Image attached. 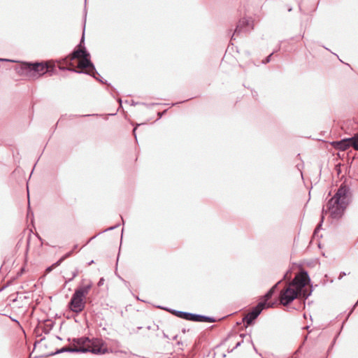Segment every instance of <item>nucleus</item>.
<instances>
[{
  "label": "nucleus",
  "mask_w": 358,
  "mask_h": 358,
  "mask_svg": "<svg viewBox=\"0 0 358 358\" xmlns=\"http://www.w3.org/2000/svg\"><path fill=\"white\" fill-rule=\"evenodd\" d=\"M0 61H9L8 59H0Z\"/></svg>",
  "instance_id": "5701e85b"
},
{
  "label": "nucleus",
  "mask_w": 358,
  "mask_h": 358,
  "mask_svg": "<svg viewBox=\"0 0 358 358\" xmlns=\"http://www.w3.org/2000/svg\"><path fill=\"white\" fill-rule=\"evenodd\" d=\"M90 54L84 49H78L73 52L70 57V59H83L86 57H89Z\"/></svg>",
  "instance_id": "9b49d317"
},
{
  "label": "nucleus",
  "mask_w": 358,
  "mask_h": 358,
  "mask_svg": "<svg viewBox=\"0 0 358 358\" xmlns=\"http://www.w3.org/2000/svg\"><path fill=\"white\" fill-rule=\"evenodd\" d=\"M136 130V128H134V130H133L134 134H135ZM134 135L136 136V134H134Z\"/></svg>",
  "instance_id": "393cba45"
},
{
  "label": "nucleus",
  "mask_w": 358,
  "mask_h": 358,
  "mask_svg": "<svg viewBox=\"0 0 358 358\" xmlns=\"http://www.w3.org/2000/svg\"><path fill=\"white\" fill-rule=\"evenodd\" d=\"M115 227H110L108 229H113Z\"/></svg>",
  "instance_id": "bb28decb"
},
{
  "label": "nucleus",
  "mask_w": 358,
  "mask_h": 358,
  "mask_svg": "<svg viewBox=\"0 0 358 358\" xmlns=\"http://www.w3.org/2000/svg\"><path fill=\"white\" fill-rule=\"evenodd\" d=\"M73 71H75V72H76V73H82V71H76V70H73Z\"/></svg>",
  "instance_id": "b1692460"
},
{
  "label": "nucleus",
  "mask_w": 358,
  "mask_h": 358,
  "mask_svg": "<svg viewBox=\"0 0 358 358\" xmlns=\"http://www.w3.org/2000/svg\"><path fill=\"white\" fill-rule=\"evenodd\" d=\"M101 283H102L101 280H100V282H99V285H100Z\"/></svg>",
  "instance_id": "cd10ccee"
},
{
  "label": "nucleus",
  "mask_w": 358,
  "mask_h": 358,
  "mask_svg": "<svg viewBox=\"0 0 358 358\" xmlns=\"http://www.w3.org/2000/svg\"><path fill=\"white\" fill-rule=\"evenodd\" d=\"M273 53L270 54L266 59L265 62L264 63H268L271 60V57L272 56Z\"/></svg>",
  "instance_id": "aec40b11"
},
{
  "label": "nucleus",
  "mask_w": 358,
  "mask_h": 358,
  "mask_svg": "<svg viewBox=\"0 0 358 358\" xmlns=\"http://www.w3.org/2000/svg\"><path fill=\"white\" fill-rule=\"evenodd\" d=\"M78 271L76 270L75 272H73L72 277L69 279V281L72 280L74 278H76L78 275Z\"/></svg>",
  "instance_id": "6ab92c4d"
},
{
  "label": "nucleus",
  "mask_w": 358,
  "mask_h": 358,
  "mask_svg": "<svg viewBox=\"0 0 358 358\" xmlns=\"http://www.w3.org/2000/svg\"><path fill=\"white\" fill-rule=\"evenodd\" d=\"M266 308L265 301H260L258 304L244 317L243 321L250 325L259 316L261 312Z\"/></svg>",
  "instance_id": "39448f33"
},
{
  "label": "nucleus",
  "mask_w": 358,
  "mask_h": 358,
  "mask_svg": "<svg viewBox=\"0 0 358 358\" xmlns=\"http://www.w3.org/2000/svg\"><path fill=\"white\" fill-rule=\"evenodd\" d=\"M69 306L70 310L74 313H79L82 312L85 306V298L73 293Z\"/></svg>",
  "instance_id": "20e7f679"
},
{
  "label": "nucleus",
  "mask_w": 358,
  "mask_h": 358,
  "mask_svg": "<svg viewBox=\"0 0 358 358\" xmlns=\"http://www.w3.org/2000/svg\"><path fill=\"white\" fill-rule=\"evenodd\" d=\"M47 270H48V271H51V267H49Z\"/></svg>",
  "instance_id": "a878e982"
},
{
  "label": "nucleus",
  "mask_w": 358,
  "mask_h": 358,
  "mask_svg": "<svg viewBox=\"0 0 358 358\" xmlns=\"http://www.w3.org/2000/svg\"><path fill=\"white\" fill-rule=\"evenodd\" d=\"M74 345L76 344V347H87L89 344L91 343V341L87 337H82L78 339L73 340Z\"/></svg>",
  "instance_id": "ddd939ff"
},
{
  "label": "nucleus",
  "mask_w": 358,
  "mask_h": 358,
  "mask_svg": "<svg viewBox=\"0 0 358 358\" xmlns=\"http://www.w3.org/2000/svg\"><path fill=\"white\" fill-rule=\"evenodd\" d=\"M174 312H175V314L178 317L183 318V319H185V320H187L188 315H189V313L182 312V311H176V310H174Z\"/></svg>",
  "instance_id": "a211bd4d"
},
{
  "label": "nucleus",
  "mask_w": 358,
  "mask_h": 358,
  "mask_svg": "<svg viewBox=\"0 0 358 358\" xmlns=\"http://www.w3.org/2000/svg\"><path fill=\"white\" fill-rule=\"evenodd\" d=\"M348 188L341 185L334 197L328 202L327 209L323 208L322 215L329 213L333 219H339L343 215L344 210L348 205ZM324 215L322 216L323 220Z\"/></svg>",
  "instance_id": "f257e3e1"
},
{
  "label": "nucleus",
  "mask_w": 358,
  "mask_h": 358,
  "mask_svg": "<svg viewBox=\"0 0 358 358\" xmlns=\"http://www.w3.org/2000/svg\"><path fill=\"white\" fill-rule=\"evenodd\" d=\"M48 66L46 64L35 63L27 64V70L33 72V76H40L48 71Z\"/></svg>",
  "instance_id": "0eeeda50"
},
{
  "label": "nucleus",
  "mask_w": 358,
  "mask_h": 358,
  "mask_svg": "<svg viewBox=\"0 0 358 358\" xmlns=\"http://www.w3.org/2000/svg\"><path fill=\"white\" fill-rule=\"evenodd\" d=\"M351 147H353L355 150H358V136H354L350 138Z\"/></svg>",
  "instance_id": "dca6fc26"
},
{
  "label": "nucleus",
  "mask_w": 358,
  "mask_h": 358,
  "mask_svg": "<svg viewBox=\"0 0 358 358\" xmlns=\"http://www.w3.org/2000/svg\"><path fill=\"white\" fill-rule=\"evenodd\" d=\"M277 286V284L275 285L272 288L270 289V290L264 295V300L262 301H265L266 303V308H268L270 307L271 306L269 305V303H267V301L271 298L272 295L273 294V292L275 291V289Z\"/></svg>",
  "instance_id": "2eb2a0df"
},
{
  "label": "nucleus",
  "mask_w": 358,
  "mask_h": 358,
  "mask_svg": "<svg viewBox=\"0 0 358 358\" xmlns=\"http://www.w3.org/2000/svg\"><path fill=\"white\" fill-rule=\"evenodd\" d=\"M88 57H86L81 59L78 62V67L80 69H86L87 67H90L92 71H95L94 66Z\"/></svg>",
  "instance_id": "f8f14e48"
},
{
  "label": "nucleus",
  "mask_w": 358,
  "mask_h": 358,
  "mask_svg": "<svg viewBox=\"0 0 358 358\" xmlns=\"http://www.w3.org/2000/svg\"><path fill=\"white\" fill-rule=\"evenodd\" d=\"M254 24L253 21L251 18L249 17H243L239 20L236 28L235 29V32L233 36L235 34H238L241 32H248L253 29ZM234 36H232L233 38Z\"/></svg>",
  "instance_id": "423d86ee"
},
{
  "label": "nucleus",
  "mask_w": 358,
  "mask_h": 358,
  "mask_svg": "<svg viewBox=\"0 0 358 358\" xmlns=\"http://www.w3.org/2000/svg\"><path fill=\"white\" fill-rule=\"evenodd\" d=\"M345 275H346V273L345 272H341L338 276V279L341 280Z\"/></svg>",
  "instance_id": "412c9836"
},
{
  "label": "nucleus",
  "mask_w": 358,
  "mask_h": 358,
  "mask_svg": "<svg viewBox=\"0 0 358 358\" xmlns=\"http://www.w3.org/2000/svg\"><path fill=\"white\" fill-rule=\"evenodd\" d=\"M72 252H69L66 253L65 255H64L62 257H61L55 264L52 265V266H59L65 259L70 257Z\"/></svg>",
  "instance_id": "f3484780"
},
{
  "label": "nucleus",
  "mask_w": 358,
  "mask_h": 358,
  "mask_svg": "<svg viewBox=\"0 0 358 358\" xmlns=\"http://www.w3.org/2000/svg\"><path fill=\"white\" fill-rule=\"evenodd\" d=\"M82 348L87 350L85 351V352H90L97 355H102L108 352L105 343L102 340L100 339L94 340L91 341V343L89 344V346H83Z\"/></svg>",
  "instance_id": "7ed1b4c3"
},
{
  "label": "nucleus",
  "mask_w": 358,
  "mask_h": 358,
  "mask_svg": "<svg viewBox=\"0 0 358 358\" xmlns=\"http://www.w3.org/2000/svg\"><path fill=\"white\" fill-rule=\"evenodd\" d=\"M309 281L310 278L306 271L297 274L289 285L280 292V303L283 306H287L294 301Z\"/></svg>",
  "instance_id": "f03ea898"
},
{
  "label": "nucleus",
  "mask_w": 358,
  "mask_h": 358,
  "mask_svg": "<svg viewBox=\"0 0 358 358\" xmlns=\"http://www.w3.org/2000/svg\"><path fill=\"white\" fill-rule=\"evenodd\" d=\"M333 145L336 149L344 151L351 147L350 138H344L339 141H335L333 143Z\"/></svg>",
  "instance_id": "1a4fd4ad"
},
{
  "label": "nucleus",
  "mask_w": 358,
  "mask_h": 358,
  "mask_svg": "<svg viewBox=\"0 0 358 358\" xmlns=\"http://www.w3.org/2000/svg\"><path fill=\"white\" fill-rule=\"evenodd\" d=\"M241 345V342H238L236 345V348H237L238 346H239Z\"/></svg>",
  "instance_id": "4be33fe9"
},
{
  "label": "nucleus",
  "mask_w": 358,
  "mask_h": 358,
  "mask_svg": "<svg viewBox=\"0 0 358 358\" xmlns=\"http://www.w3.org/2000/svg\"><path fill=\"white\" fill-rule=\"evenodd\" d=\"M187 320L208 322H213L215 321V320L212 317L193 313H189L188 318Z\"/></svg>",
  "instance_id": "9d476101"
},
{
  "label": "nucleus",
  "mask_w": 358,
  "mask_h": 358,
  "mask_svg": "<svg viewBox=\"0 0 358 358\" xmlns=\"http://www.w3.org/2000/svg\"><path fill=\"white\" fill-rule=\"evenodd\" d=\"M87 350L82 348V347H71V348H62L58 352H83Z\"/></svg>",
  "instance_id": "4468645a"
},
{
  "label": "nucleus",
  "mask_w": 358,
  "mask_h": 358,
  "mask_svg": "<svg viewBox=\"0 0 358 358\" xmlns=\"http://www.w3.org/2000/svg\"><path fill=\"white\" fill-rule=\"evenodd\" d=\"M92 287V282L90 280H83L82 284L77 289H76L74 293L85 299Z\"/></svg>",
  "instance_id": "6e6552de"
}]
</instances>
